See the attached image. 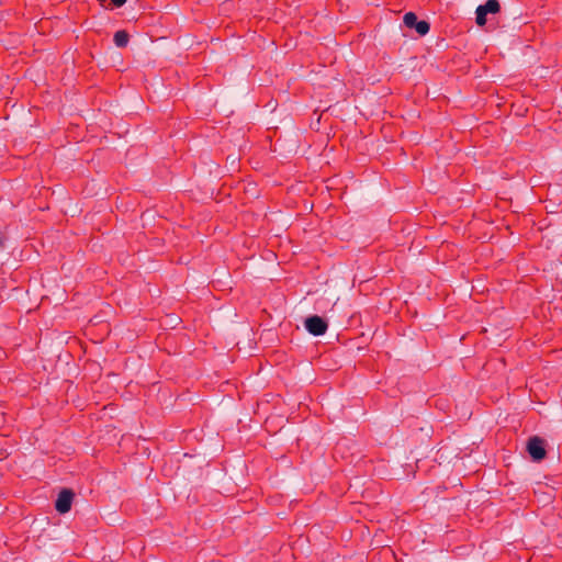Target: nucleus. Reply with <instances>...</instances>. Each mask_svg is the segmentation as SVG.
<instances>
[{"instance_id": "5", "label": "nucleus", "mask_w": 562, "mask_h": 562, "mask_svg": "<svg viewBox=\"0 0 562 562\" xmlns=\"http://www.w3.org/2000/svg\"><path fill=\"white\" fill-rule=\"evenodd\" d=\"M486 14L487 13H497L501 9L499 2L497 0H487L485 4L479 5Z\"/></svg>"}, {"instance_id": "4", "label": "nucleus", "mask_w": 562, "mask_h": 562, "mask_svg": "<svg viewBox=\"0 0 562 562\" xmlns=\"http://www.w3.org/2000/svg\"><path fill=\"white\" fill-rule=\"evenodd\" d=\"M74 493L71 490L64 488L59 492L55 503V508L60 514H66L71 508Z\"/></svg>"}, {"instance_id": "3", "label": "nucleus", "mask_w": 562, "mask_h": 562, "mask_svg": "<svg viewBox=\"0 0 562 562\" xmlns=\"http://www.w3.org/2000/svg\"><path fill=\"white\" fill-rule=\"evenodd\" d=\"M405 26L415 29L419 35H426L429 32L430 25L427 21H417V16L414 12L405 13L403 18Z\"/></svg>"}, {"instance_id": "8", "label": "nucleus", "mask_w": 562, "mask_h": 562, "mask_svg": "<svg viewBox=\"0 0 562 562\" xmlns=\"http://www.w3.org/2000/svg\"><path fill=\"white\" fill-rule=\"evenodd\" d=\"M115 7H122L125 4L126 0H111Z\"/></svg>"}, {"instance_id": "2", "label": "nucleus", "mask_w": 562, "mask_h": 562, "mask_svg": "<svg viewBox=\"0 0 562 562\" xmlns=\"http://www.w3.org/2000/svg\"><path fill=\"white\" fill-rule=\"evenodd\" d=\"M527 451L533 461H541L546 457L544 441L540 437H531L527 442Z\"/></svg>"}, {"instance_id": "6", "label": "nucleus", "mask_w": 562, "mask_h": 562, "mask_svg": "<svg viewBox=\"0 0 562 562\" xmlns=\"http://www.w3.org/2000/svg\"><path fill=\"white\" fill-rule=\"evenodd\" d=\"M128 34L125 31H117L114 34L113 41L117 47H125L128 43Z\"/></svg>"}, {"instance_id": "9", "label": "nucleus", "mask_w": 562, "mask_h": 562, "mask_svg": "<svg viewBox=\"0 0 562 562\" xmlns=\"http://www.w3.org/2000/svg\"><path fill=\"white\" fill-rule=\"evenodd\" d=\"M227 160H228L229 165H231L232 167H234V166H235V164L237 162V157H235V156H229V157L227 158Z\"/></svg>"}, {"instance_id": "7", "label": "nucleus", "mask_w": 562, "mask_h": 562, "mask_svg": "<svg viewBox=\"0 0 562 562\" xmlns=\"http://www.w3.org/2000/svg\"><path fill=\"white\" fill-rule=\"evenodd\" d=\"M475 14H476V24L480 26H483L486 23V13L477 7L475 10Z\"/></svg>"}, {"instance_id": "1", "label": "nucleus", "mask_w": 562, "mask_h": 562, "mask_svg": "<svg viewBox=\"0 0 562 562\" xmlns=\"http://www.w3.org/2000/svg\"><path fill=\"white\" fill-rule=\"evenodd\" d=\"M304 326L306 330L313 336L324 335L328 327L326 321L317 315L307 317L304 322Z\"/></svg>"}]
</instances>
